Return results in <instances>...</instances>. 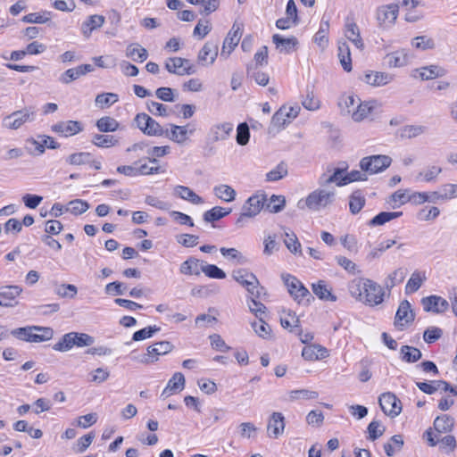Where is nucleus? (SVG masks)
<instances>
[{"mask_svg": "<svg viewBox=\"0 0 457 457\" xmlns=\"http://www.w3.org/2000/svg\"><path fill=\"white\" fill-rule=\"evenodd\" d=\"M407 275L406 269L398 268L387 275L384 285L387 290H391L396 285L402 283Z\"/></svg>", "mask_w": 457, "mask_h": 457, "instance_id": "ea45409f", "label": "nucleus"}, {"mask_svg": "<svg viewBox=\"0 0 457 457\" xmlns=\"http://www.w3.org/2000/svg\"><path fill=\"white\" fill-rule=\"evenodd\" d=\"M427 128L421 125H406L400 129V137L403 138H413L424 134Z\"/></svg>", "mask_w": 457, "mask_h": 457, "instance_id": "3c124183", "label": "nucleus"}, {"mask_svg": "<svg viewBox=\"0 0 457 457\" xmlns=\"http://www.w3.org/2000/svg\"><path fill=\"white\" fill-rule=\"evenodd\" d=\"M376 108L374 101L359 102L356 108L352 112V119L356 122H361L368 119Z\"/></svg>", "mask_w": 457, "mask_h": 457, "instance_id": "a878e982", "label": "nucleus"}, {"mask_svg": "<svg viewBox=\"0 0 457 457\" xmlns=\"http://www.w3.org/2000/svg\"><path fill=\"white\" fill-rule=\"evenodd\" d=\"M360 99L353 95H344L340 97L338 106L344 114H352Z\"/></svg>", "mask_w": 457, "mask_h": 457, "instance_id": "79ce46f5", "label": "nucleus"}, {"mask_svg": "<svg viewBox=\"0 0 457 457\" xmlns=\"http://www.w3.org/2000/svg\"><path fill=\"white\" fill-rule=\"evenodd\" d=\"M338 58L343 69L345 71H352V59L350 47L345 41L338 42Z\"/></svg>", "mask_w": 457, "mask_h": 457, "instance_id": "58836bf2", "label": "nucleus"}, {"mask_svg": "<svg viewBox=\"0 0 457 457\" xmlns=\"http://www.w3.org/2000/svg\"><path fill=\"white\" fill-rule=\"evenodd\" d=\"M73 332L67 333L54 345V350L67 352L75 346Z\"/></svg>", "mask_w": 457, "mask_h": 457, "instance_id": "6e6d98bb", "label": "nucleus"}, {"mask_svg": "<svg viewBox=\"0 0 457 457\" xmlns=\"http://www.w3.org/2000/svg\"><path fill=\"white\" fill-rule=\"evenodd\" d=\"M170 129H164V135L170 140L182 145L187 139L189 135H193L195 132V129H189L188 125L186 126H179L175 124H170Z\"/></svg>", "mask_w": 457, "mask_h": 457, "instance_id": "f3484780", "label": "nucleus"}, {"mask_svg": "<svg viewBox=\"0 0 457 457\" xmlns=\"http://www.w3.org/2000/svg\"><path fill=\"white\" fill-rule=\"evenodd\" d=\"M52 130L63 137H71L83 130L81 122L77 120L59 121L52 126Z\"/></svg>", "mask_w": 457, "mask_h": 457, "instance_id": "4be33fe9", "label": "nucleus"}, {"mask_svg": "<svg viewBox=\"0 0 457 457\" xmlns=\"http://www.w3.org/2000/svg\"><path fill=\"white\" fill-rule=\"evenodd\" d=\"M272 41L276 45V47L281 53L289 54L291 53L298 44V40L295 37L284 38L278 34L272 36Z\"/></svg>", "mask_w": 457, "mask_h": 457, "instance_id": "2f4dec72", "label": "nucleus"}, {"mask_svg": "<svg viewBox=\"0 0 457 457\" xmlns=\"http://www.w3.org/2000/svg\"><path fill=\"white\" fill-rule=\"evenodd\" d=\"M385 59L390 68H400L409 63L410 57L408 53L402 49L386 54Z\"/></svg>", "mask_w": 457, "mask_h": 457, "instance_id": "c756f323", "label": "nucleus"}, {"mask_svg": "<svg viewBox=\"0 0 457 457\" xmlns=\"http://www.w3.org/2000/svg\"><path fill=\"white\" fill-rule=\"evenodd\" d=\"M333 183L321 184V175L318 179L319 187L305 198L304 204L313 212H319L331 205L336 199V188Z\"/></svg>", "mask_w": 457, "mask_h": 457, "instance_id": "f03ea898", "label": "nucleus"}, {"mask_svg": "<svg viewBox=\"0 0 457 457\" xmlns=\"http://www.w3.org/2000/svg\"><path fill=\"white\" fill-rule=\"evenodd\" d=\"M392 159L388 155L378 154L363 157L360 161V168L369 174L382 172L390 166Z\"/></svg>", "mask_w": 457, "mask_h": 457, "instance_id": "6e6552de", "label": "nucleus"}, {"mask_svg": "<svg viewBox=\"0 0 457 457\" xmlns=\"http://www.w3.org/2000/svg\"><path fill=\"white\" fill-rule=\"evenodd\" d=\"M250 130L247 123L242 122L237 128V143L240 145H245L249 142Z\"/></svg>", "mask_w": 457, "mask_h": 457, "instance_id": "69168bd1", "label": "nucleus"}, {"mask_svg": "<svg viewBox=\"0 0 457 457\" xmlns=\"http://www.w3.org/2000/svg\"><path fill=\"white\" fill-rule=\"evenodd\" d=\"M94 71L91 64H81L75 68H71L65 71L59 77V81L62 84H70L72 81L78 79L79 77L84 76Z\"/></svg>", "mask_w": 457, "mask_h": 457, "instance_id": "5701e85b", "label": "nucleus"}, {"mask_svg": "<svg viewBox=\"0 0 457 457\" xmlns=\"http://www.w3.org/2000/svg\"><path fill=\"white\" fill-rule=\"evenodd\" d=\"M399 7L397 4H391L383 5L377 10V20L379 26L389 27L395 24L398 16Z\"/></svg>", "mask_w": 457, "mask_h": 457, "instance_id": "2eb2a0df", "label": "nucleus"}, {"mask_svg": "<svg viewBox=\"0 0 457 457\" xmlns=\"http://www.w3.org/2000/svg\"><path fill=\"white\" fill-rule=\"evenodd\" d=\"M436 432L440 435L451 432L454 427V419L447 414L437 416L433 423Z\"/></svg>", "mask_w": 457, "mask_h": 457, "instance_id": "72a5a7b5", "label": "nucleus"}, {"mask_svg": "<svg viewBox=\"0 0 457 457\" xmlns=\"http://www.w3.org/2000/svg\"><path fill=\"white\" fill-rule=\"evenodd\" d=\"M425 277H421L420 273L415 271L411 274V278L407 281L405 286V293L412 294L420 289L423 281L425 280Z\"/></svg>", "mask_w": 457, "mask_h": 457, "instance_id": "4d7b16f0", "label": "nucleus"}, {"mask_svg": "<svg viewBox=\"0 0 457 457\" xmlns=\"http://www.w3.org/2000/svg\"><path fill=\"white\" fill-rule=\"evenodd\" d=\"M253 64L250 63L246 65L247 75H250L258 85L262 87L267 86L270 81L269 75L260 71H253Z\"/></svg>", "mask_w": 457, "mask_h": 457, "instance_id": "13d9d810", "label": "nucleus"}, {"mask_svg": "<svg viewBox=\"0 0 457 457\" xmlns=\"http://www.w3.org/2000/svg\"><path fill=\"white\" fill-rule=\"evenodd\" d=\"M266 202V195H253L245 202L242 207V211H244V215H248V218L256 216L262 210Z\"/></svg>", "mask_w": 457, "mask_h": 457, "instance_id": "a211bd4d", "label": "nucleus"}, {"mask_svg": "<svg viewBox=\"0 0 457 457\" xmlns=\"http://www.w3.org/2000/svg\"><path fill=\"white\" fill-rule=\"evenodd\" d=\"M350 294L370 306L380 304L384 300L383 288L369 278H359L349 286Z\"/></svg>", "mask_w": 457, "mask_h": 457, "instance_id": "f257e3e1", "label": "nucleus"}, {"mask_svg": "<svg viewBox=\"0 0 457 457\" xmlns=\"http://www.w3.org/2000/svg\"><path fill=\"white\" fill-rule=\"evenodd\" d=\"M89 209V204L81 199H75L68 204L67 211L72 214L79 215Z\"/></svg>", "mask_w": 457, "mask_h": 457, "instance_id": "bf43d9fd", "label": "nucleus"}, {"mask_svg": "<svg viewBox=\"0 0 457 457\" xmlns=\"http://www.w3.org/2000/svg\"><path fill=\"white\" fill-rule=\"evenodd\" d=\"M347 166L338 168H328L326 172L321 174V184L334 183L337 187L345 186L351 182L365 181L368 179L367 172L362 170H352L345 174Z\"/></svg>", "mask_w": 457, "mask_h": 457, "instance_id": "7ed1b4c3", "label": "nucleus"}, {"mask_svg": "<svg viewBox=\"0 0 457 457\" xmlns=\"http://www.w3.org/2000/svg\"><path fill=\"white\" fill-rule=\"evenodd\" d=\"M401 358L403 361L412 363L421 359L422 353L420 350L416 347L403 345L400 350Z\"/></svg>", "mask_w": 457, "mask_h": 457, "instance_id": "c03bdc74", "label": "nucleus"}, {"mask_svg": "<svg viewBox=\"0 0 457 457\" xmlns=\"http://www.w3.org/2000/svg\"><path fill=\"white\" fill-rule=\"evenodd\" d=\"M422 80L433 79L445 74V70L437 65H430L415 70Z\"/></svg>", "mask_w": 457, "mask_h": 457, "instance_id": "e433bc0d", "label": "nucleus"}, {"mask_svg": "<svg viewBox=\"0 0 457 457\" xmlns=\"http://www.w3.org/2000/svg\"><path fill=\"white\" fill-rule=\"evenodd\" d=\"M10 334L22 341L41 343L50 340L54 336V330L49 327L27 326L15 328Z\"/></svg>", "mask_w": 457, "mask_h": 457, "instance_id": "20e7f679", "label": "nucleus"}, {"mask_svg": "<svg viewBox=\"0 0 457 457\" xmlns=\"http://www.w3.org/2000/svg\"><path fill=\"white\" fill-rule=\"evenodd\" d=\"M51 19V12L44 11L42 12H30L22 18L27 23L44 24Z\"/></svg>", "mask_w": 457, "mask_h": 457, "instance_id": "5fc2aeb1", "label": "nucleus"}, {"mask_svg": "<svg viewBox=\"0 0 457 457\" xmlns=\"http://www.w3.org/2000/svg\"><path fill=\"white\" fill-rule=\"evenodd\" d=\"M300 112L298 105L287 107L281 106L272 116L271 125L277 129H282L289 124L291 120L297 117Z\"/></svg>", "mask_w": 457, "mask_h": 457, "instance_id": "f8f14e48", "label": "nucleus"}, {"mask_svg": "<svg viewBox=\"0 0 457 457\" xmlns=\"http://www.w3.org/2000/svg\"><path fill=\"white\" fill-rule=\"evenodd\" d=\"M234 279L246 288L252 296L260 298L264 288L259 287L256 276L246 270L239 269L233 272Z\"/></svg>", "mask_w": 457, "mask_h": 457, "instance_id": "0eeeda50", "label": "nucleus"}, {"mask_svg": "<svg viewBox=\"0 0 457 457\" xmlns=\"http://www.w3.org/2000/svg\"><path fill=\"white\" fill-rule=\"evenodd\" d=\"M35 118V109L33 107H26L4 117L2 126L8 129L16 130L25 123L33 121Z\"/></svg>", "mask_w": 457, "mask_h": 457, "instance_id": "39448f33", "label": "nucleus"}, {"mask_svg": "<svg viewBox=\"0 0 457 457\" xmlns=\"http://www.w3.org/2000/svg\"><path fill=\"white\" fill-rule=\"evenodd\" d=\"M213 192L217 197L225 202L234 201L237 195L230 186L224 184L214 187Z\"/></svg>", "mask_w": 457, "mask_h": 457, "instance_id": "49530a36", "label": "nucleus"}, {"mask_svg": "<svg viewBox=\"0 0 457 457\" xmlns=\"http://www.w3.org/2000/svg\"><path fill=\"white\" fill-rule=\"evenodd\" d=\"M252 328L254 332L262 338H267L270 334V327L264 320L263 318L258 319L257 321L252 322Z\"/></svg>", "mask_w": 457, "mask_h": 457, "instance_id": "0e129e2a", "label": "nucleus"}, {"mask_svg": "<svg viewBox=\"0 0 457 457\" xmlns=\"http://www.w3.org/2000/svg\"><path fill=\"white\" fill-rule=\"evenodd\" d=\"M119 97L117 94L114 93H103L99 94L96 97V104L103 107H109L112 104L118 102Z\"/></svg>", "mask_w": 457, "mask_h": 457, "instance_id": "774afa93", "label": "nucleus"}, {"mask_svg": "<svg viewBox=\"0 0 457 457\" xmlns=\"http://www.w3.org/2000/svg\"><path fill=\"white\" fill-rule=\"evenodd\" d=\"M54 293L60 297L74 298L78 293V289L71 284H62L54 288Z\"/></svg>", "mask_w": 457, "mask_h": 457, "instance_id": "e2e57ef3", "label": "nucleus"}, {"mask_svg": "<svg viewBox=\"0 0 457 457\" xmlns=\"http://www.w3.org/2000/svg\"><path fill=\"white\" fill-rule=\"evenodd\" d=\"M134 121L145 135L162 137L165 133L164 129L154 119L145 112L137 114Z\"/></svg>", "mask_w": 457, "mask_h": 457, "instance_id": "1a4fd4ad", "label": "nucleus"}, {"mask_svg": "<svg viewBox=\"0 0 457 457\" xmlns=\"http://www.w3.org/2000/svg\"><path fill=\"white\" fill-rule=\"evenodd\" d=\"M329 29V22L328 20H324V17L321 20L320 29L318 32L315 34L314 41L321 47L327 46L328 40V33Z\"/></svg>", "mask_w": 457, "mask_h": 457, "instance_id": "603ef678", "label": "nucleus"}, {"mask_svg": "<svg viewBox=\"0 0 457 457\" xmlns=\"http://www.w3.org/2000/svg\"><path fill=\"white\" fill-rule=\"evenodd\" d=\"M147 110L155 116L167 117L170 115L169 108L167 105L154 102L149 101L146 103Z\"/></svg>", "mask_w": 457, "mask_h": 457, "instance_id": "052dcab7", "label": "nucleus"}, {"mask_svg": "<svg viewBox=\"0 0 457 457\" xmlns=\"http://www.w3.org/2000/svg\"><path fill=\"white\" fill-rule=\"evenodd\" d=\"M365 204V197L360 190L354 191L350 195L349 209L353 214H357L361 212Z\"/></svg>", "mask_w": 457, "mask_h": 457, "instance_id": "8fccbe9b", "label": "nucleus"}, {"mask_svg": "<svg viewBox=\"0 0 457 457\" xmlns=\"http://www.w3.org/2000/svg\"><path fill=\"white\" fill-rule=\"evenodd\" d=\"M421 302L426 312L442 313L449 308L448 302L443 297L437 295L424 297Z\"/></svg>", "mask_w": 457, "mask_h": 457, "instance_id": "393cba45", "label": "nucleus"}, {"mask_svg": "<svg viewBox=\"0 0 457 457\" xmlns=\"http://www.w3.org/2000/svg\"><path fill=\"white\" fill-rule=\"evenodd\" d=\"M285 204L286 198L283 195H273L267 204V209L272 213H278L284 209Z\"/></svg>", "mask_w": 457, "mask_h": 457, "instance_id": "680f3d73", "label": "nucleus"}, {"mask_svg": "<svg viewBox=\"0 0 457 457\" xmlns=\"http://www.w3.org/2000/svg\"><path fill=\"white\" fill-rule=\"evenodd\" d=\"M218 55V44L208 41L204 44L198 54L200 62H206L209 59V63L212 64Z\"/></svg>", "mask_w": 457, "mask_h": 457, "instance_id": "4c0bfd02", "label": "nucleus"}, {"mask_svg": "<svg viewBox=\"0 0 457 457\" xmlns=\"http://www.w3.org/2000/svg\"><path fill=\"white\" fill-rule=\"evenodd\" d=\"M174 194L179 198L188 201L193 204H204V199L195 194L191 188L185 186H177L174 188Z\"/></svg>", "mask_w": 457, "mask_h": 457, "instance_id": "f704fd0d", "label": "nucleus"}, {"mask_svg": "<svg viewBox=\"0 0 457 457\" xmlns=\"http://www.w3.org/2000/svg\"><path fill=\"white\" fill-rule=\"evenodd\" d=\"M394 76L389 73L380 71H369L364 75V81L373 87L385 86L393 81Z\"/></svg>", "mask_w": 457, "mask_h": 457, "instance_id": "bb28decb", "label": "nucleus"}, {"mask_svg": "<svg viewBox=\"0 0 457 457\" xmlns=\"http://www.w3.org/2000/svg\"><path fill=\"white\" fill-rule=\"evenodd\" d=\"M441 172V167L437 165H429L418 173L416 176V180L426 183L436 182Z\"/></svg>", "mask_w": 457, "mask_h": 457, "instance_id": "c9c22d12", "label": "nucleus"}, {"mask_svg": "<svg viewBox=\"0 0 457 457\" xmlns=\"http://www.w3.org/2000/svg\"><path fill=\"white\" fill-rule=\"evenodd\" d=\"M173 345L169 341H160L146 348V353L142 354L137 360L144 364L154 363L158 361V356L169 353L173 349Z\"/></svg>", "mask_w": 457, "mask_h": 457, "instance_id": "9d476101", "label": "nucleus"}, {"mask_svg": "<svg viewBox=\"0 0 457 457\" xmlns=\"http://www.w3.org/2000/svg\"><path fill=\"white\" fill-rule=\"evenodd\" d=\"M285 418L281 412H273L268 421L267 432L271 438H278L285 429Z\"/></svg>", "mask_w": 457, "mask_h": 457, "instance_id": "b1692460", "label": "nucleus"}, {"mask_svg": "<svg viewBox=\"0 0 457 457\" xmlns=\"http://www.w3.org/2000/svg\"><path fill=\"white\" fill-rule=\"evenodd\" d=\"M119 122L110 116L102 117L96 121V127L101 132H114L119 129Z\"/></svg>", "mask_w": 457, "mask_h": 457, "instance_id": "de8ad7c7", "label": "nucleus"}, {"mask_svg": "<svg viewBox=\"0 0 457 457\" xmlns=\"http://www.w3.org/2000/svg\"><path fill=\"white\" fill-rule=\"evenodd\" d=\"M233 129L234 126L231 122L226 121L214 124L211 127L208 132V138L212 143L225 141L229 137Z\"/></svg>", "mask_w": 457, "mask_h": 457, "instance_id": "6ab92c4d", "label": "nucleus"}, {"mask_svg": "<svg viewBox=\"0 0 457 457\" xmlns=\"http://www.w3.org/2000/svg\"><path fill=\"white\" fill-rule=\"evenodd\" d=\"M185 386V377L181 372H176L168 381L166 387L162 393V396L168 397L174 393L180 392Z\"/></svg>", "mask_w": 457, "mask_h": 457, "instance_id": "c85d7f7f", "label": "nucleus"}, {"mask_svg": "<svg viewBox=\"0 0 457 457\" xmlns=\"http://www.w3.org/2000/svg\"><path fill=\"white\" fill-rule=\"evenodd\" d=\"M21 292L22 288L19 286H5L0 287V306H15L18 303L16 299Z\"/></svg>", "mask_w": 457, "mask_h": 457, "instance_id": "412c9836", "label": "nucleus"}, {"mask_svg": "<svg viewBox=\"0 0 457 457\" xmlns=\"http://www.w3.org/2000/svg\"><path fill=\"white\" fill-rule=\"evenodd\" d=\"M91 143L97 147L108 148L115 145L118 140L112 135L94 134L91 137Z\"/></svg>", "mask_w": 457, "mask_h": 457, "instance_id": "a18cd8bd", "label": "nucleus"}, {"mask_svg": "<svg viewBox=\"0 0 457 457\" xmlns=\"http://www.w3.org/2000/svg\"><path fill=\"white\" fill-rule=\"evenodd\" d=\"M166 70L172 74L179 76L192 75L195 73V69L190 61L181 57H170L165 62Z\"/></svg>", "mask_w": 457, "mask_h": 457, "instance_id": "9b49d317", "label": "nucleus"}, {"mask_svg": "<svg viewBox=\"0 0 457 457\" xmlns=\"http://www.w3.org/2000/svg\"><path fill=\"white\" fill-rule=\"evenodd\" d=\"M284 243L291 253H301V244L295 233L285 232Z\"/></svg>", "mask_w": 457, "mask_h": 457, "instance_id": "338daca9", "label": "nucleus"}, {"mask_svg": "<svg viewBox=\"0 0 457 457\" xmlns=\"http://www.w3.org/2000/svg\"><path fill=\"white\" fill-rule=\"evenodd\" d=\"M204 262L195 257H189L180 264L179 271L184 275L199 276L203 272Z\"/></svg>", "mask_w": 457, "mask_h": 457, "instance_id": "cd10ccee", "label": "nucleus"}, {"mask_svg": "<svg viewBox=\"0 0 457 457\" xmlns=\"http://www.w3.org/2000/svg\"><path fill=\"white\" fill-rule=\"evenodd\" d=\"M313 293L323 301L336 302L337 296L332 294V289L324 280H319L312 285Z\"/></svg>", "mask_w": 457, "mask_h": 457, "instance_id": "473e14b6", "label": "nucleus"}, {"mask_svg": "<svg viewBox=\"0 0 457 457\" xmlns=\"http://www.w3.org/2000/svg\"><path fill=\"white\" fill-rule=\"evenodd\" d=\"M126 56L131 58L134 62H144L147 59L146 49L138 44H130L126 48Z\"/></svg>", "mask_w": 457, "mask_h": 457, "instance_id": "a19ab883", "label": "nucleus"}, {"mask_svg": "<svg viewBox=\"0 0 457 457\" xmlns=\"http://www.w3.org/2000/svg\"><path fill=\"white\" fill-rule=\"evenodd\" d=\"M414 320V313L411 308V303L407 300L400 303L395 317V326L400 330L405 324H410Z\"/></svg>", "mask_w": 457, "mask_h": 457, "instance_id": "aec40b11", "label": "nucleus"}, {"mask_svg": "<svg viewBox=\"0 0 457 457\" xmlns=\"http://www.w3.org/2000/svg\"><path fill=\"white\" fill-rule=\"evenodd\" d=\"M287 175V165L281 162L274 169L266 174V180L270 182L278 181Z\"/></svg>", "mask_w": 457, "mask_h": 457, "instance_id": "864d4df0", "label": "nucleus"}, {"mask_svg": "<svg viewBox=\"0 0 457 457\" xmlns=\"http://www.w3.org/2000/svg\"><path fill=\"white\" fill-rule=\"evenodd\" d=\"M378 403L383 412L391 418L398 416L402 411L401 401L393 393L382 394L378 398Z\"/></svg>", "mask_w": 457, "mask_h": 457, "instance_id": "ddd939ff", "label": "nucleus"}, {"mask_svg": "<svg viewBox=\"0 0 457 457\" xmlns=\"http://www.w3.org/2000/svg\"><path fill=\"white\" fill-rule=\"evenodd\" d=\"M231 212V209H225L220 206H215L204 213V220L206 222H213L222 219Z\"/></svg>", "mask_w": 457, "mask_h": 457, "instance_id": "09e8293b", "label": "nucleus"}, {"mask_svg": "<svg viewBox=\"0 0 457 457\" xmlns=\"http://www.w3.org/2000/svg\"><path fill=\"white\" fill-rule=\"evenodd\" d=\"M402 215V212H381L370 220L369 225L374 227L381 226L392 220L401 217Z\"/></svg>", "mask_w": 457, "mask_h": 457, "instance_id": "37998d69", "label": "nucleus"}, {"mask_svg": "<svg viewBox=\"0 0 457 457\" xmlns=\"http://www.w3.org/2000/svg\"><path fill=\"white\" fill-rule=\"evenodd\" d=\"M282 279L287 287L288 293L298 303L304 301L309 303L311 299H314L310 291L295 277L289 274L282 275Z\"/></svg>", "mask_w": 457, "mask_h": 457, "instance_id": "423d86ee", "label": "nucleus"}, {"mask_svg": "<svg viewBox=\"0 0 457 457\" xmlns=\"http://www.w3.org/2000/svg\"><path fill=\"white\" fill-rule=\"evenodd\" d=\"M242 37V31L238 25L233 24L231 29L224 39L220 51V56L227 59L238 45Z\"/></svg>", "mask_w": 457, "mask_h": 457, "instance_id": "dca6fc26", "label": "nucleus"}, {"mask_svg": "<svg viewBox=\"0 0 457 457\" xmlns=\"http://www.w3.org/2000/svg\"><path fill=\"white\" fill-rule=\"evenodd\" d=\"M105 18L103 15H90L81 25L83 36L88 38L93 30L101 28L104 23Z\"/></svg>", "mask_w": 457, "mask_h": 457, "instance_id": "7c9ffc66", "label": "nucleus"}, {"mask_svg": "<svg viewBox=\"0 0 457 457\" xmlns=\"http://www.w3.org/2000/svg\"><path fill=\"white\" fill-rule=\"evenodd\" d=\"M423 437L427 439L428 445L432 447L440 443V449L447 453L453 452L457 446L456 439L453 436L448 435L439 439L437 435L433 434L431 428L425 431Z\"/></svg>", "mask_w": 457, "mask_h": 457, "instance_id": "4468645a", "label": "nucleus"}]
</instances>
